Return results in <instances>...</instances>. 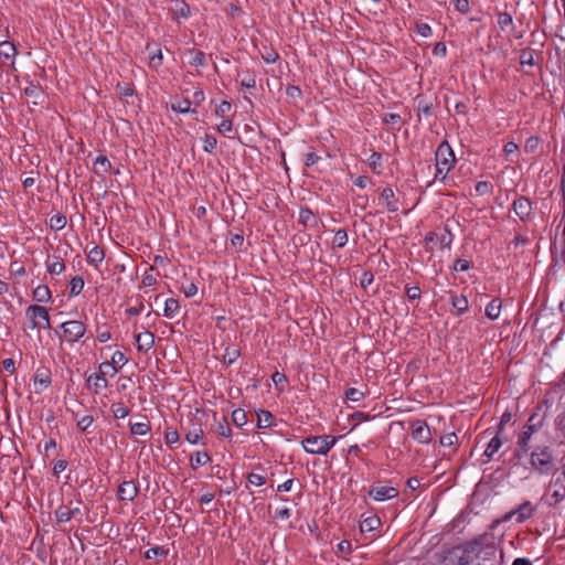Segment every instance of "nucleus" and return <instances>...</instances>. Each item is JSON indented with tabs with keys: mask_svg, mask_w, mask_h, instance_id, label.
I'll return each mask as SVG.
<instances>
[{
	"mask_svg": "<svg viewBox=\"0 0 565 565\" xmlns=\"http://www.w3.org/2000/svg\"><path fill=\"white\" fill-rule=\"evenodd\" d=\"M497 553L494 535L482 533L449 548L444 561L451 565H494Z\"/></svg>",
	"mask_w": 565,
	"mask_h": 565,
	"instance_id": "obj_1",
	"label": "nucleus"
},
{
	"mask_svg": "<svg viewBox=\"0 0 565 565\" xmlns=\"http://www.w3.org/2000/svg\"><path fill=\"white\" fill-rule=\"evenodd\" d=\"M530 463L539 475H552L558 471L557 460L547 446H537L531 452Z\"/></svg>",
	"mask_w": 565,
	"mask_h": 565,
	"instance_id": "obj_2",
	"label": "nucleus"
},
{
	"mask_svg": "<svg viewBox=\"0 0 565 565\" xmlns=\"http://www.w3.org/2000/svg\"><path fill=\"white\" fill-rule=\"evenodd\" d=\"M335 443L337 437L331 435L309 436L301 441L303 449L312 455H327Z\"/></svg>",
	"mask_w": 565,
	"mask_h": 565,
	"instance_id": "obj_3",
	"label": "nucleus"
},
{
	"mask_svg": "<svg viewBox=\"0 0 565 565\" xmlns=\"http://www.w3.org/2000/svg\"><path fill=\"white\" fill-rule=\"evenodd\" d=\"M547 491L551 493L547 499L550 507H556L559 502L565 499V476L552 473V478L547 486Z\"/></svg>",
	"mask_w": 565,
	"mask_h": 565,
	"instance_id": "obj_4",
	"label": "nucleus"
},
{
	"mask_svg": "<svg viewBox=\"0 0 565 565\" xmlns=\"http://www.w3.org/2000/svg\"><path fill=\"white\" fill-rule=\"evenodd\" d=\"M25 315L32 329H51L50 315L45 307L31 305L26 308Z\"/></svg>",
	"mask_w": 565,
	"mask_h": 565,
	"instance_id": "obj_5",
	"label": "nucleus"
},
{
	"mask_svg": "<svg viewBox=\"0 0 565 565\" xmlns=\"http://www.w3.org/2000/svg\"><path fill=\"white\" fill-rule=\"evenodd\" d=\"M63 337L68 343H75L86 333V326L79 320H70L61 324Z\"/></svg>",
	"mask_w": 565,
	"mask_h": 565,
	"instance_id": "obj_6",
	"label": "nucleus"
},
{
	"mask_svg": "<svg viewBox=\"0 0 565 565\" xmlns=\"http://www.w3.org/2000/svg\"><path fill=\"white\" fill-rule=\"evenodd\" d=\"M536 509L532 505L530 501H524L516 509L508 512L501 521L507 522L510 521L514 515H516V523H523L526 520L534 516Z\"/></svg>",
	"mask_w": 565,
	"mask_h": 565,
	"instance_id": "obj_7",
	"label": "nucleus"
},
{
	"mask_svg": "<svg viewBox=\"0 0 565 565\" xmlns=\"http://www.w3.org/2000/svg\"><path fill=\"white\" fill-rule=\"evenodd\" d=\"M436 167L445 166L452 169L456 161L455 153L447 141H443L435 153Z\"/></svg>",
	"mask_w": 565,
	"mask_h": 565,
	"instance_id": "obj_8",
	"label": "nucleus"
},
{
	"mask_svg": "<svg viewBox=\"0 0 565 565\" xmlns=\"http://www.w3.org/2000/svg\"><path fill=\"white\" fill-rule=\"evenodd\" d=\"M412 437L420 444H429L431 440V433L429 427L424 420H414L412 423Z\"/></svg>",
	"mask_w": 565,
	"mask_h": 565,
	"instance_id": "obj_9",
	"label": "nucleus"
},
{
	"mask_svg": "<svg viewBox=\"0 0 565 565\" xmlns=\"http://www.w3.org/2000/svg\"><path fill=\"white\" fill-rule=\"evenodd\" d=\"M109 366L110 364H108L107 361L103 362L99 365V372L93 373L88 376L87 382L93 383L95 394H98L102 390L108 386L105 369H109Z\"/></svg>",
	"mask_w": 565,
	"mask_h": 565,
	"instance_id": "obj_10",
	"label": "nucleus"
},
{
	"mask_svg": "<svg viewBox=\"0 0 565 565\" xmlns=\"http://www.w3.org/2000/svg\"><path fill=\"white\" fill-rule=\"evenodd\" d=\"M369 495L375 501H385L396 498L398 495V490L394 487L375 484L370 489Z\"/></svg>",
	"mask_w": 565,
	"mask_h": 565,
	"instance_id": "obj_11",
	"label": "nucleus"
},
{
	"mask_svg": "<svg viewBox=\"0 0 565 565\" xmlns=\"http://www.w3.org/2000/svg\"><path fill=\"white\" fill-rule=\"evenodd\" d=\"M513 211L521 221H527L532 213V202L526 196H520L513 202Z\"/></svg>",
	"mask_w": 565,
	"mask_h": 565,
	"instance_id": "obj_12",
	"label": "nucleus"
},
{
	"mask_svg": "<svg viewBox=\"0 0 565 565\" xmlns=\"http://www.w3.org/2000/svg\"><path fill=\"white\" fill-rule=\"evenodd\" d=\"M533 419H534V416H531L529 418L526 425L523 427V430L519 435L518 446L522 452H527V450L530 448L529 443H530V439H531L533 433L535 431V425L532 424Z\"/></svg>",
	"mask_w": 565,
	"mask_h": 565,
	"instance_id": "obj_13",
	"label": "nucleus"
},
{
	"mask_svg": "<svg viewBox=\"0 0 565 565\" xmlns=\"http://www.w3.org/2000/svg\"><path fill=\"white\" fill-rule=\"evenodd\" d=\"M394 191L392 188L386 186L380 193V200L384 203L388 212L395 213L398 211V201L394 200Z\"/></svg>",
	"mask_w": 565,
	"mask_h": 565,
	"instance_id": "obj_14",
	"label": "nucleus"
},
{
	"mask_svg": "<svg viewBox=\"0 0 565 565\" xmlns=\"http://www.w3.org/2000/svg\"><path fill=\"white\" fill-rule=\"evenodd\" d=\"M135 340L138 351L147 352L154 345V334L150 331L136 334Z\"/></svg>",
	"mask_w": 565,
	"mask_h": 565,
	"instance_id": "obj_15",
	"label": "nucleus"
},
{
	"mask_svg": "<svg viewBox=\"0 0 565 565\" xmlns=\"http://www.w3.org/2000/svg\"><path fill=\"white\" fill-rule=\"evenodd\" d=\"M138 494V487L134 481H124L118 488V498L120 500H134Z\"/></svg>",
	"mask_w": 565,
	"mask_h": 565,
	"instance_id": "obj_16",
	"label": "nucleus"
},
{
	"mask_svg": "<svg viewBox=\"0 0 565 565\" xmlns=\"http://www.w3.org/2000/svg\"><path fill=\"white\" fill-rule=\"evenodd\" d=\"M24 95L31 98L34 105H42L45 99V95L41 87L34 84H30L24 88Z\"/></svg>",
	"mask_w": 565,
	"mask_h": 565,
	"instance_id": "obj_17",
	"label": "nucleus"
},
{
	"mask_svg": "<svg viewBox=\"0 0 565 565\" xmlns=\"http://www.w3.org/2000/svg\"><path fill=\"white\" fill-rule=\"evenodd\" d=\"M111 169V163L110 161L108 160V158L104 154H99L95 160H94V172L98 175V177H103L104 174H106L107 172H109Z\"/></svg>",
	"mask_w": 565,
	"mask_h": 565,
	"instance_id": "obj_18",
	"label": "nucleus"
},
{
	"mask_svg": "<svg viewBox=\"0 0 565 565\" xmlns=\"http://www.w3.org/2000/svg\"><path fill=\"white\" fill-rule=\"evenodd\" d=\"M169 11L172 13L173 19H186L190 15V7L184 1H175Z\"/></svg>",
	"mask_w": 565,
	"mask_h": 565,
	"instance_id": "obj_19",
	"label": "nucleus"
},
{
	"mask_svg": "<svg viewBox=\"0 0 565 565\" xmlns=\"http://www.w3.org/2000/svg\"><path fill=\"white\" fill-rule=\"evenodd\" d=\"M381 525V520L376 515H371L365 518L360 523V531L362 533H370L379 529Z\"/></svg>",
	"mask_w": 565,
	"mask_h": 565,
	"instance_id": "obj_20",
	"label": "nucleus"
},
{
	"mask_svg": "<svg viewBox=\"0 0 565 565\" xmlns=\"http://www.w3.org/2000/svg\"><path fill=\"white\" fill-rule=\"evenodd\" d=\"M127 362L126 355L120 351H116L111 356V361L108 362L110 364L109 369H111L110 376H114Z\"/></svg>",
	"mask_w": 565,
	"mask_h": 565,
	"instance_id": "obj_21",
	"label": "nucleus"
},
{
	"mask_svg": "<svg viewBox=\"0 0 565 565\" xmlns=\"http://www.w3.org/2000/svg\"><path fill=\"white\" fill-rule=\"evenodd\" d=\"M450 301L452 307L457 310L458 315H462L469 308V302L466 296L451 294Z\"/></svg>",
	"mask_w": 565,
	"mask_h": 565,
	"instance_id": "obj_22",
	"label": "nucleus"
},
{
	"mask_svg": "<svg viewBox=\"0 0 565 565\" xmlns=\"http://www.w3.org/2000/svg\"><path fill=\"white\" fill-rule=\"evenodd\" d=\"M502 302L499 298L492 299L486 307V316L490 320H497L500 316Z\"/></svg>",
	"mask_w": 565,
	"mask_h": 565,
	"instance_id": "obj_23",
	"label": "nucleus"
},
{
	"mask_svg": "<svg viewBox=\"0 0 565 565\" xmlns=\"http://www.w3.org/2000/svg\"><path fill=\"white\" fill-rule=\"evenodd\" d=\"M502 444H503V441L500 438V435H498V433H497L495 436L492 437L491 440L488 443V446H487L483 455L486 457H488L489 459L493 458L494 454H497L499 451Z\"/></svg>",
	"mask_w": 565,
	"mask_h": 565,
	"instance_id": "obj_24",
	"label": "nucleus"
},
{
	"mask_svg": "<svg viewBox=\"0 0 565 565\" xmlns=\"http://www.w3.org/2000/svg\"><path fill=\"white\" fill-rule=\"evenodd\" d=\"M210 461H211V457L205 451H196L190 458L191 467L193 469H196L198 467H201V466H205Z\"/></svg>",
	"mask_w": 565,
	"mask_h": 565,
	"instance_id": "obj_25",
	"label": "nucleus"
},
{
	"mask_svg": "<svg viewBox=\"0 0 565 565\" xmlns=\"http://www.w3.org/2000/svg\"><path fill=\"white\" fill-rule=\"evenodd\" d=\"M241 355V351L237 345H228L225 348L223 361L225 364H233Z\"/></svg>",
	"mask_w": 565,
	"mask_h": 565,
	"instance_id": "obj_26",
	"label": "nucleus"
},
{
	"mask_svg": "<svg viewBox=\"0 0 565 565\" xmlns=\"http://www.w3.org/2000/svg\"><path fill=\"white\" fill-rule=\"evenodd\" d=\"M33 298L38 302H49L51 300V291L47 286L40 285L33 290Z\"/></svg>",
	"mask_w": 565,
	"mask_h": 565,
	"instance_id": "obj_27",
	"label": "nucleus"
},
{
	"mask_svg": "<svg viewBox=\"0 0 565 565\" xmlns=\"http://www.w3.org/2000/svg\"><path fill=\"white\" fill-rule=\"evenodd\" d=\"M104 257H105L104 250L98 246H94L93 248H90V250L87 254V262L90 265L97 266L99 263L103 262Z\"/></svg>",
	"mask_w": 565,
	"mask_h": 565,
	"instance_id": "obj_28",
	"label": "nucleus"
},
{
	"mask_svg": "<svg viewBox=\"0 0 565 565\" xmlns=\"http://www.w3.org/2000/svg\"><path fill=\"white\" fill-rule=\"evenodd\" d=\"M179 309V301L174 298H169L164 301L163 316L167 318H172L174 315L178 313Z\"/></svg>",
	"mask_w": 565,
	"mask_h": 565,
	"instance_id": "obj_29",
	"label": "nucleus"
},
{
	"mask_svg": "<svg viewBox=\"0 0 565 565\" xmlns=\"http://www.w3.org/2000/svg\"><path fill=\"white\" fill-rule=\"evenodd\" d=\"M274 420V416L268 411H260L257 414V427L258 428H267L270 427Z\"/></svg>",
	"mask_w": 565,
	"mask_h": 565,
	"instance_id": "obj_30",
	"label": "nucleus"
},
{
	"mask_svg": "<svg viewBox=\"0 0 565 565\" xmlns=\"http://www.w3.org/2000/svg\"><path fill=\"white\" fill-rule=\"evenodd\" d=\"M204 433H203V429L201 428L200 425H193V428L190 429L186 434H185V439L190 443V444H198L202 437H203Z\"/></svg>",
	"mask_w": 565,
	"mask_h": 565,
	"instance_id": "obj_31",
	"label": "nucleus"
},
{
	"mask_svg": "<svg viewBox=\"0 0 565 565\" xmlns=\"http://www.w3.org/2000/svg\"><path fill=\"white\" fill-rule=\"evenodd\" d=\"M55 518L58 523L68 522L71 516V508L68 505H60L55 511Z\"/></svg>",
	"mask_w": 565,
	"mask_h": 565,
	"instance_id": "obj_32",
	"label": "nucleus"
},
{
	"mask_svg": "<svg viewBox=\"0 0 565 565\" xmlns=\"http://www.w3.org/2000/svg\"><path fill=\"white\" fill-rule=\"evenodd\" d=\"M498 24L502 31H507L513 26L512 15L508 12L498 13Z\"/></svg>",
	"mask_w": 565,
	"mask_h": 565,
	"instance_id": "obj_33",
	"label": "nucleus"
},
{
	"mask_svg": "<svg viewBox=\"0 0 565 565\" xmlns=\"http://www.w3.org/2000/svg\"><path fill=\"white\" fill-rule=\"evenodd\" d=\"M50 227L53 231H60L66 225V216L63 214H55L50 217Z\"/></svg>",
	"mask_w": 565,
	"mask_h": 565,
	"instance_id": "obj_34",
	"label": "nucleus"
},
{
	"mask_svg": "<svg viewBox=\"0 0 565 565\" xmlns=\"http://www.w3.org/2000/svg\"><path fill=\"white\" fill-rule=\"evenodd\" d=\"M347 243H348L347 231L343 228L338 230L333 236V241H332L333 246L337 248H342L347 245Z\"/></svg>",
	"mask_w": 565,
	"mask_h": 565,
	"instance_id": "obj_35",
	"label": "nucleus"
},
{
	"mask_svg": "<svg viewBox=\"0 0 565 565\" xmlns=\"http://www.w3.org/2000/svg\"><path fill=\"white\" fill-rule=\"evenodd\" d=\"M191 61L190 64L192 66H205L206 65V58L205 54L202 51L191 50L190 51Z\"/></svg>",
	"mask_w": 565,
	"mask_h": 565,
	"instance_id": "obj_36",
	"label": "nucleus"
},
{
	"mask_svg": "<svg viewBox=\"0 0 565 565\" xmlns=\"http://www.w3.org/2000/svg\"><path fill=\"white\" fill-rule=\"evenodd\" d=\"M171 108L175 113L185 114L191 110V102L186 98L177 100L175 103L171 104Z\"/></svg>",
	"mask_w": 565,
	"mask_h": 565,
	"instance_id": "obj_37",
	"label": "nucleus"
},
{
	"mask_svg": "<svg viewBox=\"0 0 565 565\" xmlns=\"http://www.w3.org/2000/svg\"><path fill=\"white\" fill-rule=\"evenodd\" d=\"M110 409L115 418H125L129 414L128 407L120 402L111 404Z\"/></svg>",
	"mask_w": 565,
	"mask_h": 565,
	"instance_id": "obj_38",
	"label": "nucleus"
},
{
	"mask_svg": "<svg viewBox=\"0 0 565 565\" xmlns=\"http://www.w3.org/2000/svg\"><path fill=\"white\" fill-rule=\"evenodd\" d=\"M232 420L237 427H242L247 423L246 412L242 408H237L232 413Z\"/></svg>",
	"mask_w": 565,
	"mask_h": 565,
	"instance_id": "obj_39",
	"label": "nucleus"
},
{
	"mask_svg": "<svg viewBox=\"0 0 565 565\" xmlns=\"http://www.w3.org/2000/svg\"><path fill=\"white\" fill-rule=\"evenodd\" d=\"M84 288V279L81 276H75L71 280L70 296H77Z\"/></svg>",
	"mask_w": 565,
	"mask_h": 565,
	"instance_id": "obj_40",
	"label": "nucleus"
},
{
	"mask_svg": "<svg viewBox=\"0 0 565 565\" xmlns=\"http://www.w3.org/2000/svg\"><path fill=\"white\" fill-rule=\"evenodd\" d=\"M503 151L511 162H515L513 157H518L519 146L514 141H509L504 145Z\"/></svg>",
	"mask_w": 565,
	"mask_h": 565,
	"instance_id": "obj_41",
	"label": "nucleus"
},
{
	"mask_svg": "<svg viewBox=\"0 0 565 565\" xmlns=\"http://www.w3.org/2000/svg\"><path fill=\"white\" fill-rule=\"evenodd\" d=\"M17 53V49L13 43L3 41L0 43V54L4 57H10Z\"/></svg>",
	"mask_w": 565,
	"mask_h": 565,
	"instance_id": "obj_42",
	"label": "nucleus"
},
{
	"mask_svg": "<svg viewBox=\"0 0 565 565\" xmlns=\"http://www.w3.org/2000/svg\"><path fill=\"white\" fill-rule=\"evenodd\" d=\"M299 222L305 226L312 225L315 215L309 209H301L299 212Z\"/></svg>",
	"mask_w": 565,
	"mask_h": 565,
	"instance_id": "obj_43",
	"label": "nucleus"
},
{
	"mask_svg": "<svg viewBox=\"0 0 565 565\" xmlns=\"http://www.w3.org/2000/svg\"><path fill=\"white\" fill-rule=\"evenodd\" d=\"M150 430V425L148 423H135L130 426V431L132 435L143 436Z\"/></svg>",
	"mask_w": 565,
	"mask_h": 565,
	"instance_id": "obj_44",
	"label": "nucleus"
},
{
	"mask_svg": "<svg viewBox=\"0 0 565 565\" xmlns=\"http://www.w3.org/2000/svg\"><path fill=\"white\" fill-rule=\"evenodd\" d=\"M540 145V138L536 136H531L526 139L524 145V151L527 153H534Z\"/></svg>",
	"mask_w": 565,
	"mask_h": 565,
	"instance_id": "obj_45",
	"label": "nucleus"
},
{
	"mask_svg": "<svg viewBox=\"0 0 565 565\" xmlns=\"http://www.w3.org/2000/svg\"><path fill=\"white\" fill-rule=\"evenodd\" d=\"M216 433L223 437L231 436V427L225 417H223L222 422H218L215 428Z\"/></svg>",
	"mask_w": 565,
	"mask_h": 565,
	"instance_id": "obj_46",
	"label": "nucleus"
},
{
	"mask_svg": "<svg viewBox=\"0 0 565 565\" xmlns=\"http://www.w3.org/2000/svg\"><path fill=\"white\" fill-rule=\"evenodd\" d=\"M65 270V265L62 260H54L47 264V271L51 275H60Z\"/></svg>",
	"mask_w": 565,
	"mask_h": 565,
	"instance_id": "obj_47",
	"label": "nucleus"
},
{
	"mask_svg": "<svg viewBox=\"0 0 565 565\" xmlns=\"http://www.w3.org/2000/svg\"><path fill=\"white\" fill-rule=\"evenodd\" d=\"M345 397L352 402H360L364 398V393L355 387H350L345 392Z\"/></svg>",
	"mask_w": 565,
	"mask_h": 565,
	"instance_id": "obj_48",
	"label": "nucleus"
},
{
	"mask_svg": "<svg viewBox=\"0 0 565 565\" xmlns=\"http://www.w3.org/2000/svg\"><path fill=\"white\" fill-rule=\"evenodd\" d=\"M167 553L168 552L163 547L153 546L146 552L145 556H146V558L151 559L157 556H166Z\"/></svg>",
	"mask_w": 565,
	"mask_h": 565,
	"instance_id": "obj_49",
	"label": "nucleus"
},
{
	"mask_svg": "<svg viewBox=\"0 0 565 565\" xmlns=\"http://www.w3.org/2000/svg\"><path fill=\"white\" fill-rule=\"evenodd\" d=\"M458 440V437L455 433H450V434H446L444 436L440 437V445L443 447H450L452 445H455Z\"/></svg>",
	"mask_w": 565,
	"mask_h": 565,
	"instance_id": "obj_50",
	"label": "nucleus"
},
{
	"mask_svg": "<svg viewBox=\"0 0 565 565\" xmlns=\"http://www.w3.org/2000/svg\"><path fill=\"white\" fill-rule=\"evenodd\" d=\"M247 481H248L249 484L259 487V486H263L266 482V479L262 475L252 472V473H249L247 476Z\"/></svg>",
	"mask_w": 565,
	"mask_h": 565,
	"instance_id": "obj_51",
	"label": "nucleus"
},
{
	"mask_svg": "<svg viewBox=\"0 0 565 565\" xmlns=\"http://www.w3.org/2000/svg\"><path fill=\"white\" fill-rule=\"evenodd\" d=\"M511 418H512V415H511V413L509 411H505L502 414V416L500 418V423L498 425V429H497L498 435L502 434V431L504 429V426L511 422Z\"/></svg>",
	"mask_w": 565,
	"mask_h": 565,
	"instance_id": "obj_52",
	"label": "nucleus"
},
{
	"mask_svg": "<svg viewBox=\"0 0 565 565\" xmlns=\"http://www.w3.org/2000/svg\"><path fill=\"white\" fill-rule=\"evenodd\" d=\"M93 422H94L93 416L86 415L77 420V427L82 431H86L88 429V427L93 424Z\"/></svg>",
	"mask_w": 565,
	"mask_h": 565,
	"instance_id": "obj_53",
	"label": "nucleus"
},
{
	"mask_svg": "<svg viewBox=\"0 0 565 565\" xmlns=\"http://www.w3.org/2000/svg\"><path fill=\"white\" fill-rule=\"evenodd\" d=\"M490 191H491V184L487 181H479L476 184V192L479 195H486V194L490 193Z\"/></svg>",
	"mask_w": 565,
	"mask_h": 565,
	"instance_id": "obj_54",
	"label": "nucleus"
},
{
	"mask_svg": "<svg viewBox=\"0 0 565 565\" xmlns=\"http://www.w3.org/2000/svg\"><path fill=\"white\" fill-rule=\"evenodd\" d=\"M452 268L456 271H466V270H468L470 268V262H468L467 259L458 258L454 263V267Z\"/></svg>",
	"mask_w": 565,
	"mask_h": 565,
	"instance_id": "obj_55",
	"label": "nucleus"
},
{
	"mask_svg": "<svg viewBox=\"0 0 565 565\" xmlns=\"http://www.w3.org/2000/svg\"><path fill=\"white\" fill-rule=\"evenodd\" d=\"M216 138L210 135H206L204 138V150L207 152H212L216 148Z\"/></svg>",
	"mask_w": 565,
	"mask_h": 565,
	"instance_id": "obj_56",
	"label": "nucleus"
},
{
	"mask_svg": "<svg viewBox=\"0 0 565 565\" xmlns=\"http://www.w3.org/2000/svg\"><path fill=\"white\" fill-rule=\"evenodd\" d=\"M231 103L227 100H223L215 109V114L218 117H224V115L231 110Z\"/></svg>",
	"mask_w": 565,
	"mask_h": 565,
	"instance_id": "obj_57",
	"label": "nucleus"
},
{
	"mask_svg": "<svg viewBox=\"0 0 565 565\" xmlns=\"http://www.w3.org/2000/svg\"><path fill=\"white\" fill-rule=\"evenodd\" d=\"M381 159L382 154L374 151L367 159V163L373 170H375L379 166H381Z\"/></svg>",
	"mask_w": 565,
	"mask_h": 565,
	"instance_id": "obj_58",
	"label": "nucleus"
},
{
	"mask_svg": "<svg viewBox=\"0 0 565 565\" xmlns=\"http://www.w3.org/2000/svg\"><path fill=\"white\" fill-rule=\"evenodd\" d=\"M153 271V268H150L149 271H147L145 275H143V278H142V284L145 286H153L156 282H157V276L154 274H152Z\"/></svg>",
	"mask_w": 565,
	"mask_h": 565,
	"instance_id": "obj_59",
	"label": "nucleus"
},
{
	"mask_svg": "<svg viewBox=\"0 0 565 565\" xmlns=\"http://www.w3.org/2000/svg\"><path fill=\"white\" fill-rule=\"evenodd\" d=\"M454 4L457 11L460 13H467L470 10L468 0H454Z\"/></svg>",
	"mask_w": 565,
	"mask_h": 565,
	"instance_id": "obj_60",
	"label": "nucleus"
},
{
	"mask_svg": "<svg viewBox=\"0 0 565 565\" xmlns=\"http://www.w3.org/2000/svg\"><path fill=\"white\" fill-rule=\"evenodd\" d=\"M351 548H352L351 542L347 541V540L341 541L337 546L338 553H340L342 555L350 554Z\"/></svg>",
	"mask_w": 565,
	"mask_h": 565,
	"instance_id": "obj_61",
	"label": "nucleus"
},
{
	"mask_svg": "<svg viewBox=\"0 0 565 565\" xmlns=\"http://www.w3.org/2000/svg\"><path fill=\"white\" fill-rule=\"evenodd\" d=\"M164 440L167 445H172L179 441V434L177 430H167L164 434Z\"/></svg>",
	"mask_w": 565,
	"mask_h": 565,
	"instance_id": "obj_62",
	"label": "nucleus"
},
{
	"mask_svg": "<svg viewBox=\"0 0 565 565\" xmlns=\"http://www.w3.org/2000/svg\"><path fill=\"white\" fill-rule=\"evenodd\" d=\"M416 31L423 38H428L431 34V28L427 23H417Z\"/></svg>",
	"mask_w": 565,
	"mask_h": 565,
	"instance_id": "obj_63",
	"label": "nucleus"
},
{
	"mask_svg": "<svg viewBox=\"0 0 565 565\" xmlns=\"http://www.w3.org/2000/svg\"><path fill=\"white\" fill-rule=\"evenodd\" d=\"M556 429L565 437V412L555 419Z\"/></svg>",
	"mask_w": 565,
	"mask_h": 565,
	"instance_id": "obj_64",
	"label": "nucleus"
}]
</instances>
